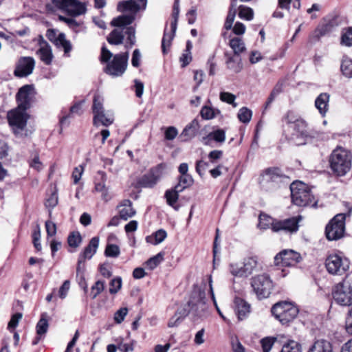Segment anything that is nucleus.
I'll list each match as a JSON object with an SVG mask.
<instances>
[{"label": "nucleus", "mask_w": 352, "mask_h": 352, "mask_svg": "<svg viewBox=\"0 0 352 352\" xmlns=\"http://www.w3.org/2000/svg\"><path fill=\"white\" fill-rule=\"evenodd\" d=\"M134 21V16L130 15H121L114 18L111 25L116 27L108 35L107 40L111 45H120L123 43L124 36H126L125 43L126 48H131L135 43V30L129 26Z\"/></svg>", "instance_id": "1"}, {"label": "nucleus", "mask_w": 352, "mask_h": 352, "mask_svg": "<svg viewBox=\"0 0 352 352\" xmlns=\"http://www.w3.org/2000/svg\"><path fill=\"white\" fill-rule=\"evenodd\" d=\"M329 166L334 175L344 176L351 168V155L349 151L338 146L331 153L329 158Z\"/></svg>", "instance_id": "2"}, {"label": "nucleus", "mask_w": 352, "mask_h": 352, "mask_svg": "<svg viewBox=\"0 0 352 352\" xmlns=\"http://www.w3.org/2000/svg\"><path fill=\"white\" fill-rule=\"evenodd\" d=\"M334 302L342 307H352V280L347 278L334 285L331 289Z\"/></svg>", "instance_id": "3"}, {"label": "nucleus", "mask_w": 352, "mask_h": 352, "mask_svg": "<svg viewBox=\"0 0 352 352\" xmlns=\"http://www.w3.org/2000/svg\"><path fill=\"white\" fill-rule=\"evenodd\" d=\"M292 199L295 205L298 206H307L311 205L315 206L316 201L312 195L309 186L301 182H295L290 184Z\"/></svg>", "instance_id": "4"}, {"label": "nucleus", "mask_w": 352, "mask_h": 352, "mask_svg": "<svg viewBox=\"0 0 352 352\" xmlns=\"http://www.w3.org/2000/svg\"><path fill=\"white\" fill-rule=\"evenodd\" d=\"M52 5H45V9L54 11V8L63 10L72 17L84 14L86 11V4L78 0H50Z\"/></svg>", "instance_id": "5"}, {"label": "nucleus", "mask_w": 352, "mask_h": 352, "mask_svg": "<svg viewBox=\"0 0 352 352\" xmlns=\"http://www.w3.org/2000/svg\"><path fill=\"white\" fill-rule=\"evenodd\" d=\"M282 183H289V177L278 167L266 168L261 175L260 184L266 190L278 186Z\"/></svg>", "instance_id": "6"}, {"label": "nucleus", "mask_w": 352, "mask_h": 352, "mask_svg": "<svg viewBox=\"0 0 352 352\" xmlns=\"http://www.w3.org/2000/svg\"><path fill=\"white\" fill-rule=\"evenodd\" d=\"M183 307L190 311V314L195 317H203L208 312V305L206 302V293L200 289H195L190 300Z\"/></svg>", "instance_id": "7"}, {"label": "nucleus", "mask_w": 352, "mask_h": 352, "mask_svg": "<svg viewBox=\"0 0 352 352\" xmlns=\"http://www.w3.org/2000/svg\"><path fill=\"white\" fill-rule=\"evenodd\" d=\"M273 316L283 324H287L293 321L298 314V309L287 302H279L272 308Z\"/></svg>", "instance_id": "8"}, {"label": "nucleus", "mask_w": 352, "mask_h": 352, "mask_svg": "<svg viewBox=\"0 0 352 352\" xmlns=\"http://www.w3.org/2000/svg\"><path fill=\"white\" fill-rule=\"evenodd\" d=\"M251 286L258 299L268 298L274 289V284L269 275L258 274L251 278Z\"/></svg>", "instance_id": "9"}, {"label": "nucleus", "mask_w": 352, "mask_h": 352, "mask_svg": "<svg viewBox=\"0 0 352 352\" xmlns=\"http://www.w3.org/2000/svg\"><path fill=\"white\" fill-rule=\"evenodd\" d=\"M345 219V214H338L326 226L325 234L329 241H336L344 236Z\"/></svg>", "instance_id": "10"}, {"label": "nucleus", "mask_w": 352, "mask_h": 352, "mask_svg": "<svg viewBox=\"0 0 352 352\" xmlns=\"http://www.w3.org/2000/svg\"><path fill=\"white\" fill-rule=\"evenodd\" d=\"M129 56L128 52L115 54L107 64L104 72L113 77L121 76L127 68Z\"/></svg>", "instance_id": "11"}, {"label": "nucleus", "mask_w": 352, "mask_h": 352, "mask_svg": "<svg viewBox=\"0 0 352 352\" xmlns=\"http://www.w3.org/2000/svg\"><path fill=\"white\" fill-rule=\"evenodd\" d=\"M325 266L329 274L342 275L349 269L350 262L344 256L338 254H330L325 261Z\"/></svg>", "instance_id": "12"}, {"label": "nucleus", "mask_w": 352, "mask_h": 352, "mask_svg": "<svg viewBox=\"0 0 352 352\" xmlns=\"http://www.w3.org/2000/svg\"><path fill=\"white\" fill-rule=\"evenodd\" d=\"M302 216L298 215L283 220H274L272 223V231L274 232H284L285 233L296 232L299 228V222Z\"/></svg>", "instance_id": "13"}, {"label": "nucleus", "mask_w": 352, "mask_h": 352, "mask_svg": "<svg viewBox=\"0 0 352 352\" xmlns=\"http://www.w3.org/2000/svg\"><path fill=\"white\" fill-rule=\"evenodd\" d=\"M290 128L294 131L290 139L297 145L304 144L305 138L311 136L308 124L302 118L297 119Z\"/></svg>", "instance_id": "14"}, {"label": "nucleus", "mask_w": 352, "mask_h": 352, "mask_svg": "<svg viewBox=\"0 0 352 352\" xmlns=\"http://www.w3.org/2000/svg\"><path fill=\"white\" fill-rule=\"evenodd\" d=\"M301 259L300 254L292 250H284L274 257V263L277 266H295Z\"/></svg>", "instance_id": "15"}, {"label": "nucleus", "mask_w": 352, "mask_h": 352, "mask_svg": "<svg viewBox=\"0 0 352 352\" xmlns=\"http://www.w3.org/2000/svg\"><path fill=\"white\" fill-rule=\"evenodd\" d=\"M146 3L147 0H124L118 2L117 9L121 12H129L128 15H132L135 19L139 11L146 9Z\"/></svg>", "instance_id": "16"}, {"label": "nucleus", "mask_w": 352, "mask_h": 352, "mask_svg": "<svg viewBox=\"0 0 352 352\" xmlns=\"http://www.w3.org/2000/svg\"><path fill=\"white\" fill-rule=\"evenodd\" d=\"M35 61L30 56L21 57L16 64L14 71L15 76L23 78L31 74L34 68Z\"/></svg>", "instance_id": "17"}, {"label": "nucleus", "mask_w": 352, "mask_h": 352, "mask_svg": "<svg viewBox=\"0 0 352 352\" xmlns=\"http://www.w3.org/2000/svg\"><path fill=\"white\" fill-rule=\"evenodd\" d=\"M162 164H159L156 167L151 168L148 173L144 175L138 179V185L143 188L153 187L162 176Z\"/></svg>", "instance_id": "18"}, {"label": "nucleus", "mask_w": 352, "mask_h": 352, "mask_svg": "<svg viewBox=\"0 0 352 352\" xmlns=\"http://www.w3.org/2000/svg\"><path fill=\"white\" fill-rule=\"evenodd\" d=\"M26 110L21 109L17 107L15 109L9 111L8 113L9 124L19 129H23L26 126L28 118V116L25 112Z\"/></svg>", "instance_id": "19"}, {"label": "nucleus", "mask_w": 352, "mask_h": 352, "mask_svg": "<svg viewBox=\"0 0 352 352\" xmlns=\"http://www.w3.org/2000/svg\"><path fill=\"white\" fill-rule=\"evenodd\" d=\"M33 91V87L29 85H24L19 89L16 96L18 107L21 109H28L30 108Z\"/></svg>", "instance_id": "20"}, {"label": "nucleus", "mask_w": 352, "mask_h": 352, "mask_svg": "<svg viewBox=\"0 0 352 352\" xmlns=\"http://www.w3.org/2000/svg\"><path fill=\"white\" fill-rule=\"evenodd\" d=\"M46 35L48 39L56 46L62 47L65 53H68L71 51V43L65 39V36L63 33L57 34L54 30H48Z\"/></svg>", "instance_id": "21"}, {"label": "nucleus", "mask_w": 352, "mask_h": 352, "mask_svg": "<svg viewBox=\"0 0 352 352\" xmlns=\"http://www.w3.org/2000/svg\"><path fill=\"white\" fill-rule=\"evenodd\" d=\"M200 128L199 123L197 119H194L190 123L186 126L179 138L182 141L187 142L192 139L197 134Z\"/></svg>", "instance_id": "22"}, {"label": "nucleus", "mask_w": 352, "mask_h": 352, "mask_svg": "<svg viewBox=\"0 0 352 352\" xmlns=\"http://www.w3.org/2000/svg\"><path fill=\"white\" fill-rule=\"evenodd\" d=\"M114 121L113 114L111 111H101L95 115L93 118V124L95 126L102 125L108 126L113 124Z\"/></svg>", "instance_id": "23"}, {"label": "nucleus", "mask_w": 352, "mask_h": 352, "mask_svg": "<svg viewBox=\"0 0 352 352\" xmlns=\"http://www.w3.org/2000/svg\"><path fill=\"white\" fill-rule=\"evenodd\" d=\"M176 30V22L170 23V31H168L166 29H165L162 41V50L163 54H165L168 52V50L171 45V42L175 37Z\"/></svg>", "instance_id": "24"}, {"label": "nucleus", "mask_w": 352, "mask_h": 352, "mask_svg": "<svg viewBox=\"0 0 352 352\" xmlns=\"http://www.w3.org/2000/svg\"><path fill=\"white\" fill-rule=\"evenodd\" d=\"M235 312L239 320H242L248 317L250 313V305L243 299L236 298L234 300Z\"/></svg>", "instance_id": "25"}, {"label": "nucleus", "mask_w": 352, "mask_h": 352, "mask_svg": "<svg viewBox=\"0 0 352 352\" xmlns=\"http://www.w3.org/2000/svg\"><path fill=\"white\" fill-rule=\"evenodd\" d=\"M330 96L327 93L320 94L315 100V107L322 117L325 116L329 110Z\"/></svg>", "instance_id": "26"}, {"label": "nucleus", "mask_w": 352, "mask_h": 352, "mask_svg": "<svg viewBox=\"0 0 352 352\" xmlns=\"http://www.w3.org/2000/svg\"><path fill=\"white\" fill-rule=\"evenodd\" d=\"M99 245V238L93 237L89 244L85 248L84 250L80 254L79 256L86 259H91L96 254Z\"/></svg>", "instance_id": "27"}, {"label": "nucleus", "mask_w": 352, "mask_h": 352, "mask_svg": "<svg viewBox=\"0 0 352 352\" xmlns=\"http://www.w3.org/2000/svg\"><path fill=\"white\" fill-rule=\"evenodd\" d=\"M226 57V63L228 69L232 70L235 73H239L243 68L241 59L239 55H232L228 52L225 53Z\"/></svg>", "instance_id": "28"}, {"label": "nucleus", "mask_w": 352, "mask_h": 352, "mask_svg": "<svg viewBox=\"0 0 352 352\" xmlns=\"http://www.w3.org/2000/svg\"><path fill=\"white\" fill-rule=\"evenodd\" d=\"M120 218L124 220L133 217L135 214V210L132 207V202L129 199H125L118 206Z\"/></svg>", "instance_id": "29"}, {"label": "nucleus", "mask_w": 352, "mask_h": 352, "mask_svg": "<svg viewBox=\"0 0 352 352\" xmlns=\"http://www.w3.org/2000/svg\"><path fill=\"white\" fill-rule=\"evenodd\" d=\"M181 192H182V188H180L179 186H175L174 188L166 190L164 195L167 204L176 210H178V207L175 206V204L178 200L179 193Z\"/></svg>", "instance_id": "30"}, {"label": "nucleus", "mask_w": 352, "mask_h": 352, "mask_svg": "<svg viewBox=\"0 0 352 352\" xmlns=\"http://www.w3.org/2000/svg\"><path fill=\"white\" fill-rule=\"evenodd\" d=\"M190 314V311L186 307H180L177 310L175 315L171 317L168 322V327H177L182 320Z\"/></svg>", "instance_id": "31"}, {"label": "nucleus", "mask_w": 352, "mask_h": 352, "mask_svg": "<svg viewBox=\"0 0 352 352\" xmlns=\"http://www.w3.org/2000/svg\"><path fill=\"white\" fill-rule=\"evenodd\" d=\"M84 102V100L79 101L70 107V113L68 115L62 117L60 120L61 126H67L69 124L68 120L72 117V114L80 115L82 113V106Z\"/></svg>", "instance_id": "32"}, {"label": "nucleus", "mask_w": 352, "mask_h": 352, "mask_svg": "<svg viewBox=\"0 0 352 352\" xmlns=\"http://www.w3.org/2000/svg\"><path fill=\"white\" fill-rule=\"evenodd\" d=\"M309 352H332L331 344L325 340H319L314 342Z\"/></svg>", "instance_id": "33"}, {"label": "nucleus", "mask_w": 352, "mask_h": 352, "mask_svg": "<svg viewBox=\"0 0 352 352\" xmlns=\"http://www.w3.org/2000/svg\"><path fill=\"white\" fill-rule=\"evenodd\" d=\"M258 265V258L256 256H250L244 259L243 269L245 276L252 274Z\"/></svg>", "instance_id": "34"}, {"label": "nucleus", "mask_w": 352, "mask_h": 352, "mask_svg": "<svg viewBox=\"0 0 352 352\" xmlns=\"http://www.w3.org/2000/svg\"><path fill=\"white\" fill-rule=\"evenodd\" d=\"M236 0H231V3H230V8H229L228 14L227 15V17H226V19L225 21V24H224V28L227 30H230L232 27V23L234 22L235 15L236 13Z\"/></svg>", "instance_id": "35"}, {"label": "nucleus", "mask_w": 352, "mask_h": 352, "mask_svg": "<svg viewBox=\"0 0 352 352\" xmlns=\"http://www.w3.org/2000/svg\"><path fill=\"white\" fill-rule=\"evenodd\" d=\"M230 47L232 49L234 54L240 55L245 50V43L241 38L235 37L230 40Z\"/></svg>", "instance_id": "36"}, {"label": "nucleus", "mask_w": 352, "mask_h": 352, "mask_svg": "<svg viewBox=\"0 0 352 352\" xmlns=\"http://www.w3.org/2000/svg\"><path fill=\"white\" fill-rule=\"evenodd\" d=\"M221 113V111L217 109H214L212 107L207 105L204 106L200 111L201 118L204 120H211Z\"/></svg>", "instance_id": "37"}, {"label": "nucleus", "mask_w": 352, "mask_h": 352, "mask_svg": "<svg viewBox=\"0 0 352 352\" xmlns=\"http://www.w3.org/2000/svg\"><path fill=\"white\" fill-rule=\"evenodd\" d=\"M340 43L346 47L352 46V27L342 29Z\"/></svg>", "instance_id": "38"}, {"label": "nucleus", "mask_w": 352, "mask_h": 352, "mask_svg": "<svg viewBox=\"0 0 352 352\" xmlns=\"http://www.w3.org/2000/svg\"><path fill=\"white\" fill-rule=\"evenodd\" d=\"M104 98L99 94L96 93L94 96L93 98V105H92V112L93 114L95 115L99 112L104 111L103 107Z\"/></svg>", "instance_id": "39"}, {"label": "nucleus", "mask_w": 352, "mask_h": 352, "mask_svg": "<svg viewBox=\"0 0 352 352\" xmlns=\"http://www.w3.org/2000/svg\"><path fill=\"white\" fill-rule=\"evenodd\" d=\"M283 82H278L274 87L271 94H270L265 104V108L268 107L276 98L283 91Z\"/></svg>", "instance_id": "40"}, {"label": "nucleus", "mask_w": 352, "mask_h": 352, "mask_svg": "<svg viewBox=\"0 0 352 352\" xmlns=\"http://www.w3.org/2000/svg\"><path fill=\"white\" fill-rule=\"evenodd\" d=\"M206 139L214 140L217 142L223 143L226 140V132L223 129H217L210 132Z\"/></svg>", "instance_id": "41"}, {"label": "nucleus", "mask_w": 352, "mask_h": 352, "mask_svg": "<svg viewBox=\"0 0 352 352\" xmlns=\"http://www.w3.org/2000/svg\"><path fill=\"white\" fill-rule=\"evenodd\" d=\"M239 16L247 21H251L254 17L253 10L245 6H240L239 7Z\"/></svg>", "instance_id": "42"}, {"label": "nucleus", "mask_w": 352, "mask_h": 352, "mask_svg": "<svg viewBox=\"0 0 352 352\" xmlns=\"http://www.w3.org/2000/svg\"><path fill=\"white\" fill-rule=\"evenodd\" d=\"M259 223L258 227L261 229H267L271 227L272 230V223L274 221V219H272L270 216L265 214H261L258 217Z\"/></svg>", "instance_id": "43"}, {"label": "nucleus", "mask_w": 352, "mask_h": 352, "mask_svg": "<svg viewBox=\"0 0 352 352\" xmlns=\"http://www.w3.org/2000/svg\"><path fill=\"white\" fill-rule=\"evenodd\" d=\"M281 352H301V345L294 340H289L282 348Z\"/></svg>", "instance_id": "44"}, {"label": "nucleus", "mask_w": 352, "mask_h": 352, "mask_svg": "<svg viewBox=\"0 0 352 352\" xmlns=\"http://www.w3.org/2000/svg\"><path fill=\"white\" fill-rule=\"evenodd\" d=\"M164 260V253L159 252L155 256L150 258L146 262V265L150 270L155 269L160 263Z\"/></svg>", "instance_id": "45"}, {"label": "nucleus", "mask_w": 352, "mask_h": 352, "mask_svg": "<svg viewBox=\"0 0 352 352\" xmlns=\"http://www.w3.org/2000/svg\"><path fill=\"white\" fill-rule=\"evenodd\" d=\"M341 71L344 76L348 78L352 77V59L346 58L342 60Z\"/></svg>", "instance_id": "46"}, {"label": "nucleus", "mask_w": 352, "mask_h": 352, "mask_svg": "<svg viewBox=\"0 0 352 352\" xmlns=\"http://www.w3.org/2000/svg\"><path fill=\"white\" fill-rule=\"evenodd\" d=\"M252 116V112L247 107H242L239 109L237 117L243 123H248Z\"/></svg>", "instance_id": "47"}, {"label": "nucleus", "mask_w": 352, "mask_h": 352, "mask_svg": "<svg viewBox=\"0 0 352 352\" xmlns=\"http://www.w3.org/2000/svg\"><path fill=\"white\" fill-rule=\"evenodd\" d=\"M58 202V189L56 186L54 185L51 186V194L49 198L47 199V205L45 204V206H49L51 208L55 207Z\"/></svg>", "instance_id": "48"}, {"label": "nucleus", "mask_w": 352, "mask_h": 352, "mask_svg": "<svg viewBox=\"0 0 352 352\" xmlns=\"http://www.w3.org/2000/svg\"><path fill=\"white\" fill-rule=\"evenodd\" d=\"M37 336L32 340V344L36 345L44 334V314L41 315L40 320L36 325Z\"/></svg>", "instance_id": "49"}, {"label": "nucleus", "mask_w": 352, "mask_h": 352, "mask_svg": "<svg viewBox=\"0 0 352 352\" xmlns=\"http://www.w3.org/2000/svg\"><path fill=\"white\" fill-rule=\"evenodd\" d=\"M105 282L97 280L91 288V296L93 299L96 298L104 289Z\"/></svg>", "instance_id": "50"}, {"label": "nucleus", "mask_w": 352, "mask_h": 352, "mask_svg": "<svg viewBox=\"0 0 352 352\" xmlns=\"http://www.w3.org/2000/svg\"><path fill=\"white\" fill-rule=\"evenodd\" d=\"M193 184V179L189 174L180 175L179 183L176 186H179L182 188V191L187 187L190 186Z\"/></svg>", "instance_id": "51"}, {"label": "nucleus", "mask_w": 352, "mask_h": 352, "mask_svg": "<svg viewBox=\"0 0 352 352\" xmlns=\"http://www.w3.org/2000/svg\"><path fill=\"white\" fill-rule=\"evenodd\" d=\"M67 242L71 248H78L82 242V238L78 232H72L67 239Z\"/></svg>", "instance_id": "52"}, {"label": "nucleus", "mask_w": 352, "mask_h": 352, "mask_svg": "<svg viewBox=\"0 0 352 352\" xmlns=\"http://www.w3.org/2000/svg\"><path fill=\"white\" fill-rule=\"evenodd\" d=\"M120 248L114 244H108L104 250V254L107 257L116 258L120 255Z\"/></svg>", "instance_id": "53"}, {"label": "nucleus", "mask_w": 352, "mask_h": 352, "mask_svg": "<svg viewBox=\"0 0 352 352\" xmlns=\"http://www.w3.org/2000/svg\"><path fill=\"white\" fill-rule=\"evenodd\" d=\"M122 287V278L117 276L113 278L109 283V292L111 294H116Z\"/></svg>", "instance_id": "54"}, {"label": "nucleus", "mask_w": 352, "mask_h": 352, "mask_svg": "<svg viewBox=\"0 0 352 352\" xmlns=\"http://www.w3.org/2000/svg\"><path fill=\"white\" fill-rule=\"evenodd\" d=\"M220 99L221 101L232 104L234 107H237V104L234 102L236 96L229 92L222 91L220 93Z\"/></svg>", "instance_id": "55"}, {"label": "nucleus", "mask_w": 352, "mask_h": 352, "mask_svg": "<svg viewBox=\"0 0 352 352\" xmlns=\"http://www.w3.org/2000/svg\"><path fill=\"white\" fill-rule=\"evenodd\" d=\"M40 238H41L40 228L38 225H36L34 230V232L32 233V239H33L34 245L38 251H41L42 250L41 244L38 242L39 241Z\"/></svg>", "instance_id": "56"}, {"label": "nucleus", "mask_w": 352, "mask_h": 352, "mask_svg": "<svg viewBox=\"0 0 352 352\" xmlns=\"http://www.w3.org/2000/svg\"><path fill=\"white\" fill-rule=\"evenodd\" d=\"M113 54L106 47L105 45H103L101 49V54L100 60L101 63H108V62L111 61L110 59L113 58Z\"/></svg>", "instance_id": "57"}, {"label": "nucleus", "mask_w": 352, "mask_h": 352, "mask_svg": "<svg viewBox=\"0 0 352 352\" xmlns=\"http://www.w3.org/2000/svg\"><path fill=\"white\" fill-rule=\"evenodd\" d=\"M230 272L234 276L243 277L245 276L243 272V266L239 267L236 264L230 265Z\"/></svg>", "instance_id": "58"}, {"label": "nucleus", "mask_w": 352, "mask_h": 352, "mask_svg": "<svg viewBox=\"0 0 352 352\" xmlns=\"http://www.w3.org/2000/svg\"><path fill=\"white\" fill-rule=\"evenodd\" d=\"M128 313V309L126 307L120 308L114 314V320L116 323L120 324L124 320Z\"/></svg>", "instance_id": "59"}, {"label": "nucleus", "mask_w": 352, "mask_h": 352, "mask_svg": "<svg viewBox=\"0 0 352 352\" xmlns=\"http://www.w3.org/2000/svg\"><path fill=\"white\" fill-rule=\"evenodd\" d=\"M70 288V282L69 280H65L63 285L60 286L58 290V296L61 299H64L69 290Z\"/></svg>", "instance_id": "60"}, {"label": "nucleus", "mask_w": 352, "mask_h": 352, "mask_svg": "<svg viewBox=\"0 0 352 352\" xmlns=\"http://www.w3.org/2000/svg\"><path fill=\"white\" fill-rule=\"evenodd\" d=\"M98 173L101 176V179H102V182L100 183L96 184L95 186V189H96V190H97L98 192H103V191L107 192V188H106V186L104 184V182L107 179V175L103 171H98Z\"/></svg>", "instance_id": "61"}, {"label": "nucleus", "mask_w": 352, "mask_h": 352, "mask_svg": "<svg viewBox=\"0 0 352 352\" xmlns=\"http://www.w3.org/2000/svg\"><path fill=\"white\" fill-rule=\"evenodd\" d=\"M261 346L263 349V352H270L271 350L274 342V339L270 338H265L261 340Z\"/></svg>", "instance_id": "62"}, {"label": "nucleus", "mask_w": 352, "mask_h": 352, "mask_svg": "<svg viewBox=\"0 0 352 352\" xmlns=\"http://www.w3.org/2000/svg\"><path fill=\"white\" fill-rule=\"evenodd\" d=\"M223 156V152L219 150H214L209 153L208 158L210 162L212 164H215L217 161L221 159Z\"/></svg>", "instance_id": "63"}, {"label": "nucleus", "mask_w": 352, "mask_h": 352, "mask_svg": "<svg viewBox=\"0 0 352 352\" xmlns=\"http://www.w3.org/2000/svg\"><path fill=\"white\" fill-rule=\"evenodd\" d=\"M178 131L174 126H169L165 131V138L168 140H173L177 135Z\"/></svg>", "instance_id": "64"}]
</instances>
